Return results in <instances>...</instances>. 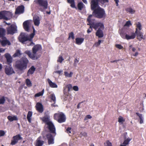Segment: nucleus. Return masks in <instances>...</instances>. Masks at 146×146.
<instances>
[{
  "label": "nucleus",
  "mask_w": 146,
  "mask_h": 146,
  "mask_svg": "<svg viewBox=\"0 0 146 146\" xmlns=\"http://www.w3.org/2000/svg\"><path fill=\"white\" fill-rule=\"evenodd\" d=\"M77 7L79 10L81 11L83 9L85 8V6L83 3L81 1L78 3Z\"/></svg>",
  "instance_id": "obj_25"
},
{
  "label": "nucleus",
  "mask_w": 146,
  "mask_h": 146,
  "mask_svg": "<svg viewBox=\"0 0 146 146\" xmlns=\"http://www.w3.org/2000/svg\"><path fill=\"white\" fill-rule=\"evenodd\" d=\"M92 27L91 26H90L89 28L87 30V32L89 33H91L92 31Z\"/></svg>",
  "instance_id": "obj_56"
},
{
  "label": "nucleus",
  "mask_w": 146,
  "mask_h": 146,
  "mask_svg": "<svg viewBox=\"0 0 146 146\" xmlns=\"http://www.w3.org/2000/svg\"><path fill=\"white\" fill-rule=\"evenodd\" d=\"M97 0H92L90 3V4H93L94 5H95L96 4V3H97Z\"/></svg>",
  "instance_id": "obj_55"
},
{
  "label": "nucleus",
  "mask_w": 146,
  "mask_h": 146,
  "mask_svg": "<svg viewBox=\"0 0 146 146\" xmlns=\"http://www.w3.org/2000/svg\"><path fill=\"white\" fill-rule=\"evenodd\" d=\"M7 30L8 34L13 35L17 31V27L15 25L12 24L7 28Z\"/></svg>",
  "instance_id": "obj_10"
},
{
  "label": "nucleus",
  "mask_w": 146,
  "mask_h": 146,
  "mask_svg": "<svg viewBox=\"0 0 146 146\" xmlns=\"http://www.w3.org/2000/svg\"><path fill=\"white\" fill-rule=\"evenodd\" d=\"M46 137L48 140V145L52 144L54 143V139L52 135L50 133L46 134Z\"/></svg>",
  "instance_id": "obj_14"
},
{
  "label": "nucleus",
  "mask_w": 146,
  "mask_h": 146,
  "mask_svg": "<svg viewBox=\"0 0 146 146\" xmlns=\"http://www.w3.org/2000/svg\"><path fill=\"white\" fill-rule=\"evenodd\" d=\"M73 89L74 90L76 91H78L79 90L78 86H74L73 87Z\"/></svg>",
  "instance_id": "obj_54"
},
{
  "label": "nucleus",
  "mask_w": 146,
  "mask_h": 146,
  "mask_svg": "<svg viewBox=\"0 0 146 146\" xmlns=\"http://www.w3.org/2000/svg\"><path fill=\"white\" fill-rule=\"evenodd\" d=\"M54 118L55 120L57 121L60 123L64 122L66 120V116L62 112L54 114Z\"/></svg>",
  "instance_id": "obj_7"
},
{
  "label": "nucleus",
  "mask_w": 146,
  "mask_h": 146,
  "mask_svg": "<svg viewBox=\"0 0 146 146\" xmlns=\"http://www.w3.org/2000/svg\"><path fill=\"white\" fill-rule=\"evenodd\" d=\"M5 70V74L8 75L15 73V71L12 67L11 65L9 66H6Z\"/></svg>",
  "instance_id": "obj_13"
},
{
  "label": "nucleus",
  "mask_w": 146,
  "mask_h": 146,
  "mask_svg": "<svg viewBox=\"0 0 146 146\" xmlns=\"http://www.w3.org/2000/svg\"><path fill=\"white\" fill-rule=\"evenodd\" d=\"M67 2L68 3H72L73 1H74V0H67Z\"/></svg>",
  "instance_id": "obj_61"
},
{
  "label": "nucleus",
  "mask_w": 146,
  "mask_h": 146,
  "mask_svg": "<svg viewBox=\"0 0 146 146\" xmlns=\"http://www.w3.org/2000/svg\"><path fill=\"white\" fill-rule=\"evenodd\" d=\"M41 120L46 125L47 124V123L50 122V118L48 116H45L41 118Z\"/></svg>",
  "instance_id": "obj_27"
},
{
  "label": "nucleus",
  "mask_w": 146,
  "mask_h": 146,
  "mask_svg": "<svg viewBox=\"0 0 146 146\" xmlns=\"http://www.w3.org/2000/svg\"><path fill=\"white\" fill-rule=\"evenodd\" d=\"M76 43L78 45H80L84 41V38H77L75 39Z\"/></svg>",
  "instance_id": "obj_26"
},
{
  "label": "nucleus",
  "mask_w": 146,
  "mask_h": 146,
  "mask_svg": "<svg viewBox=\"0 0 146 146\" xmlns=\"http://www.w3.org/2000/svg\"><path fill=\"white\" fill-rule=\"evenodd\" d=\"M86 117L87 119H91L92 117L90 115H88L86 116Z\"/></svg>",
  "instance_id": "obj_60"
},
{
  "label": "nucleus",
  "mask_w": 146,
  "mask_h": 146,
  "mask_svg": "<svg viewBox=\"0 0 146 146\" xmlns=\"http://www.w3.org/2000/svg\"><path fill=\"white\" fill-rule=\"evenodd\" d=\"M105 146H112L111 143L108 140H107L105 143H104Z\"/></svg>",
  "instance_id": "obj_45"
},
{
  "label": "nucleus",
  "mask_w": 146,
  "mask_h": 146,
  "mask_svg": "<svg viewBox=\"0 0 146 146\" xmlns=\"http://www.w3.org/2000/svg\"><path fill=\"white\" fill-rule=\"evenodd\" d=\"M115 46L119 49H122L123 48V47L122 46L121 44H117L115 45Z\"/></svg>",
  "instance_id": "obj_51"
},
{
  "label": "nucleus",
  "mask_w": 146,
  "mask_h": 146,
  "mask_svg": "<svg viewBox=\"0 0 146 146\" xmlns=\"http://www.w3.org/2000/svg\"><path fill=\"white\" fill-rule=\"evenodd\" d=\"M71 127H68L66 129L67 132L68 133H70L71 132Z\"/></svg>",
  "instance_id": "obj_57"
},
{
  "label": "nucleus",
  "mask_w": 146,
  "mask_h": 146,
  "mask_svg": "<svg viewBox=\"0 0 146 146\" xmlns=\"http://www.w3.org/2000/svg\"><path fill=\"white\" fill-rule=\"evenodd\" d=\"M5 133L4 131L2 130H0V137L4 136Z\"/></svg>",
  "instance_id": "obj_52"
},
{
  "label": "nucleus",
  "mask_w": 146,
  "mask_h": 146,
  "mask_svg": "<svg viewBox=\"0 0 146 146\" xmlns=\"http://www.w3.org/2000/svg\"><path fill=\"white\" fill-rule=\"evenodd\" d=\"M36 110L39 112L42 113L43 111V107L42 104L39 102L37 103L36 105Z\"/></svg>",
  "instance_id": "obj_18"
},
{
  "label": "nucleus",
  "mask_w": 146,
  "mask_h": 146,
  "mask_svg": "<svg viewBox=\"0 0 146 146\" xmlns=\"http://www.w3.org/2000/svg\"><path fill=\"white\" fill-rule=\"evenodd\" d=\"M26 83L28 87H31L32 86V83L30 80L29 79H27L26 80Z\"/></svg>",
  "instance_id": "obj_42"
},
{
  "label": "nucleus",
  "mask_w": 146,
  "mask_h": 146,
  "mask_svg": "<svg viewBox=\"0 0 146 146\" xmlns=\"http://www.w3.org/2000/svg\"><path fill=\"white\" fill-rule=\"evenodd\" d=\"M135 35L137 37V39L140 41L142 39H145V38H143V33L140 31H137V30L135 31Z\"/></svg>",
  "instance_id": "obj_16"
},
{
  "label": "nucleus",
  "mask_w": 146,
  "mask_h": 146,
  "mask_svg": "<svg viewBox=\"0 0 146 146\" xmlns=\"http://www.w3.org/2000/svg\"><path fill=\"white\" fill-rule=\"evenodd\" d=\"M5 16L6 17L11 18L12 17V14L9 11H5Z\"/></svg>",
  "instance_id": "obj_34"
},
{
  "label": "nucleus",
  "mask_w": 146,
  "mask_h": 146,
  "mask_svg": "<svg viewBox=\"0 0 146 146\" xmlns=\"http://www.w3.org/2000/svg\"><path fill=\"white\" fill-rule=\"evenodd\" d=\"M70 6L76 9V7L75 6L74 1H73V2H72V3H70Z\"/></svg>",
  "instance_id": "obj_53"
},
{
  "label": "nucleus",
  "mask_w": 146,
  "mask_h": 146,
  "mask_svg": "<svg viewBox=\"0 0 146 146\" xmlns=\"http://www.w3.org/2000/svg\"><path fill=\"white\" fill-rule=\"evenodd\" d=\"M63 60L64 59H63L62 56H60L58 57V60H57V61L60 62V63H61L62 62Z\"/></svg>",
  "instance_id": "obj_50"
},
{
  "label": "nucleus",
  "mask_w": 146,
  "mask_h": 146,
  "mask_svg": "<svg viewBox=\"0 0 146 146\" xmlns=\"http://www.w3.org/2000/svg\"><path fill=\"white\" fill-rule=\"evenodd\" d=\"M136 30H137V31H141L142 30V25L139 22H138L137 23V24H136Z\"/></svg>",
  "instance_id": "obj_32"
},
{
  "label": "nucleus",
  "mask_w": 146,
  "mask_h": 146,
  "mask_svg": "<svg viewBox=\"0 0 146 146\" xmlns=\"http://www.w3.org/2000/svg\"><path fill=\"white\" fill-rule=\"evenodd\" d=\"M136 114L137 115L140 121L139 123L140 124H142L143 123V117L142 116V114H140L138 112H136Z\"/></svg>",
  "instance_id": "obj_33"
},
{
  "label": "nucleus",
  "mask_w": 146,
  "mask_h": 146,
  "mask_svg": "<svg viewBox=\"0 0 146 146\" xmlns=\"http://www.w3.org/2000/svg\"><path fill=\"white\" fill-rule=\"evenodd\" d=\"M125 121V119H123V117L120 116L118 118V122L119 123H123V122Z\"/></svg>",
  "instance_id": "obj_43"
},
{
  "label": "nucleus",
  "mask_w": 146,
  "mask_h": 146,
  "mask_svg": "<svg viewBox=\"0 0 146 146\" xmlns=\"http://www.w3.org/2000/svg\"><path fill=\"white\" fill-rule=\"evenodd\" d=\"M109 2L108 0H97L98 5L99 6L98 3L100 2L102 5H104L105 3H108Z\"/></svg>",
  "instance_id": "obj_40"
},
{
  "label": "nucleus",
  "mask_w": 146,
  "mask_h": 146,
  "mask_svg": "<svg viewBox=\"0 0 146 146\" xmlns=\"http://www.w3.org/2000/svg\"><path fill=\"white\" fill-rule=\"evenodd\" d=\"M46 125H47V128L49 130L50 132L51 133H54L55 135L56 134V129L53 123L50 121L47 123V124Z\"/></svg>",
  "instance_id": "obj_11"
},
{
  "label": "nucleus",
  "mask_w": 146,
  "mask_h": 146,
  "mask_svg": "<svg viewBox=\"0 0 146 146\" xmlns=\"http://www.w3.org/2000/svg\"><path fill=\"white\" fill-rule=\"evenodd\" d=\"M95 5L93 4H90L91 9L93 11V15L96 17L98 19H105L106 16L105 11L104 9L98 5L97 3Z\"/></svg>",
  "instance_id": "obj_2"
},
{
  "label": "nucleus",
  "mask_w": 146,
  "mask_h": 146,
  "mask_svg": "<svg viewBox=\"0 0 146 146\" xmlns=\"http://www.w3.org/2000/svg\"><path fill=\"white\" fill-rule=\"evenodd\" d=\"M69 37L68 38V40L70 39V38H71L72 39H74V34L73 32H72L70 33L69 34Z\"/></svg>",
  "instance_id": "obj_39"
},
{
  "label": "nucleus",
  "mask_w": 146,
  "mask_h": 146,
  "mask_svg": "<svg viewBox=\"0 0 146 146\" xmlns=\"http://www.w3.org/2000/svg\"><path fill=\"white\" fill-rule=\"evenodd\" d=\"M73 73L70 72V73H68L67 72L65 71L64 72V74L66 77L70 78L72 76Z\"/></svg>",
  "instance_id": "obj_38"
},
{
  "label": "nucleus",
  "mask_w": 146,
  "mask_h": 146,
  "mask_svg": "<svg viewBox=\"0 0 146 146\" xmlns=\"http://www.w3.org/2000/svg\"><path fill=\"white\" fill-rule=\"evenodd\" d=\"M83 2L86 4H87L88 2L87 0H82Z\"/></svg>",
  "instance_id": "obj_64"
},
{
  "label": "nucleus",
  "mask_w": 146,
  "mask_h": 146,
  "mask_svg": "<svg viewBox=\"0 0 146 146\" xmlns=\"http://www.w3.org/2000/svg\"><path fill=\"white\" fill-rule=\"evenodd\" d=\"M100 24L99 25V26L97 27V29L99 27L97 30L96 33V36H98L99 38H101L103 37L104 36V34L102 31L104 28L103 24L100 23Z\"/></svg>",
  "instance_id": "obj_8"
},
{
  "label": "nucleus",
  "mask_w": 146,
  "mask_h": 146,
  "mask_svg": "<svg viewBox=\"0 0 146 146\" xmlns=\"http://www.w3.org/2000/svg\"><path fill=\"white\" fill-rule=\"evenodd\" d=\"M138 52H135V54H133V55L134 56H136L138 55Z\"/></svg>",
  "instance_id": "obj_63"
},
{
  "label": "nucleus",
  "mask_w": 146,
  "mask_h": 146,
  "mask_svg": "<svg viewBox=\"0 0 146 146\" xmlns=\"http://www.w3.org/2000/svg\"><path fill=\"white\" fill-rule=\"evenodd\" d=\"M33 21L35 26H38L39 25L40 23V19L38 16L33 18Z\"/></svg>",
  "instance_id": "obj_22"
},
{
  "label": "nucleus",
  "mask_w": 146,
  "mask_h": 146,
  "mask_svg": "<svg viewBox=\"0 0 146 146\" xmlns=\"http://www.w3.org/2000/svg\"><path fill=\"white\" fill-rule=\"evenodd\" d=\"M129 50H131H131L133 52H135L136 51V49L134 47H133V46L132 45L129 46Z\"/></svg>",
  "instance_id": "obj_46"
},
{
  "label": "nucleus",
  "mask_w": 146,
  "mask_h": 146,
  "mask_svg": "<svg viewBox=\"0 0 146 146\" xmlns=\"http://www.w3.org/2000/svg\"><path fill=\"white\" fill-rule=\"evenodd\" d=\"M29 25L30 22L29 20L25 21L23 23V26L24 29L27 32H29Z\"/></svg>",
  "instance_id": "obj_17"
},
{
  "label": "nucleus",
  "mask_w": 146,
  "mask_h": 146,
  "mask_svg": "<svg viewBox=\"0 0 146 146\" xmlns=\"http://www.w3.org/2000/svg\"><path fill=\"white\" fill-rule=\"evenodd\" d=\"M119 33L122 38L127 40L134 39L136 36L134 31L129 28L125 30H122Z\"/></svg>",
  "instance_id": "obj_3"
},
{
  "label": "nucleus",
  "mask_w": 146,
  "mask_h": 146,
  "mask_svg": "<svg viewBox=\"0 0 146 146\" xmlns=\"http://www.w3.org/2000/svg\"><path fill=\"white\" fill-rule=\"evenodd\" d=\"M66 88H68V92L70 91L71 89L72 88V86L71 84H69L66 85Z\"/></svg>",
  "instance_id": "obj_47"
},
{
  "label": "nucleus",
  "mask_w": 146,
  "mask_h": 146,
  "mask_svg": "<svg viewBox=\"0 0 146 146\" xmlns=\"http://www.w3.org/2000/svg\"><path fill=\"white\" fill-rule=\"evenodd\" d=\"M29 62L28 59L26 57H22L20 60L16 62L15 67L20 71L25 70Z\"/></svg>",
  "instance_id": "obj_4"
},
{
  "label": "nucleus",
  "mask_w": 146,
  "mask_h": 146,
  "mask_svg": "<svg viewBox=\"0 0 146 146\" xmlns=\"http://www.w3.org/2000/svg\"><path fill=\"white\" fill-rule=\"evenodd\" d=\"M32 112L31 111H29L27 116V120L29 123L31 122V117L32 115Z\"/></svg>",
  "instance_id": "obj_31"
},
{
  "label": "nucleus",
  "mask_w": 146,
  "mask_h": 146,
  "mask_svg": "<svg viewBox=\"0 0 146 146\" xmlns=\"http://www.w3.org/2000/svg\"><path fill=\"white\" fill-rule=\"evenodd\" d=\"M33 32L31 34L29 35H26L24 33H21L20 34L18 39L19 41L23 44H24L27 42L26 44L27 46L34 45V43L33 42V38L35 35V30L33 27Z\"/></svg>",
  "instance_id": "obj_1"
},
{
  "label": "nucleus",
  "mask_w": 146,
  "mask_h": 146,
  "mask_svg": "<svg viewBox=\"0 0 146 146\" xmlns=\"http://www.w3.org/2000/svg\"><path fill=\"white\" fill-rule=\"evenodd\" d=\"M1 44L3 46H5L7 45H10L11 44L10 42L7 39L2 40L1 42Z\"/></svg>",
  "instance_id": "obj_23"
},
{
  "label": "nucleus",
  "mask_w": 146,
  "mask_h": 146,
  "mask_svg": "<svg viewBox=\"0 0 146 146\" xmlns=\"http://www.w3.org/2000/svg\"><path fill=\"white\" fill-rule=\"evenodd\" d=\"M0 19H3L6 20H8V18L6 17V16H5V11L0 12Z\"/></svg>",
  "instance_id": "obj_28"
},
{
  "label": "nucleus",
  "mask_w": 146,
  "mask_h": 146,
  "mask_svg": "<svg viewBox=\"0 0 146 146\" xmlns=\"http://www.w3.org/2000/svg\"><path fill=\"white\" fill-rule=\"evenodd\" d=\"M7 118L11 122H12L14 120L17 121L18 120L17 117L15 116H12L11 115L8 116Z\"/></svg>",
  "instance_id": "obj_29"
},
{
  "label": "nucleus",
  "mask_w": 146,
  "mask_h": 146,
  "mask_svg": "<svg viewBox=\"0 0 146 146\" xmlns=\"http://www.w3.org/2000/svg\"><path fill=\"white\" fill-rule=\"evenodd\" d=\"M44 92V90L43 89L42 90L36 94L35 95V97H38L40 96H42Z\"/></svg>",
  "instance_id": "obj_37"
},
{
  "label": "nucleus",
  "mask_w": 146,
  "mask_h": 146,
  "mask_svg": "<svg viewBox=\"0 0 146 146\" xmlns=\"http://www.w3.org/2000/svg\"><path fill=\"white\" fill-rule=\"evenodd\" d=\"M36 70V68L33 66H32L29 69L27 73V76H29L30 75H32L35 72Z\"/></svg>",
  "instance_id": "obj_20"
},
{
  "label": "nucleus",
  "mask_w": 146,
  "mask_h": 146,
  "mask_svg": "<svg viewBox=\"0 0 146 146\" xmlns=\"http://www.w3.org/2000/svg\"><path fill=\"white\" fill-rule=\"evenodd\" d=\"M44 143V141H43L40 140L39 137L37 139L35 145V146H42Z\"/></svg>",
  "instance_id": "obj_21"
},
{
  "label": "nucleus",
  "mask_w": 146,
  "mask_h": 146,
  "mask_svg": "<svg viewBox=\"0 0 146 146\" xmlns=\"http://www.w3.org/2000/svg\"><path fill=\"white\" fill-rule=\"evenodd\" d=\"M41 49V46L40 44H36L32 48V53L30 50H26L25 53L27 54L33 60H37L39 57L36 55V52L40 50Z\"/></svg>",
  "instance_id": "obj_5"
},
{
  "label": "nucleus",
  "mask_w": 146,
  "mask_h": 146,
  "mask_svg": "<svg viewBox=\"0 0 146 146\" xmlns=\"http://www.w3.org/2000/svg\"><path fill=\"white\" fill-rule=\"evenodd\" d=\"M5 30L3 28H0V38L3 37L5 35Z\"/></svg>",
  "instance_id": "obj_35"
},
{
  "label": "nucleus",
  "mask_w": 146,
  "mask_h": 146,
  "mask_svg": "<svg viewBox=\"0 0 146 146\" xmlns=\"http://www.w3.org/2000/svg\"><path fill=\"white\" fill-rule=\"evenodd\" d=\"M5 98L7 99V97L3 96L0 98V104H3L5 103Z\"/></svg>",
  "instance_id": "obj_41"
},
{
  "label": "nucleus",
  "mask_w": 146,
  "mask_h": 146,
  "mask_svg": "<svg viewBox=\"0 0 146 146\" xmlns=\"http://www.w3.org/2000/svg\"><path fill=\"white\" fill-rule=\"evenodd\" d=\"M125 10L126 12L131 14H134L135 12V11L131 7L125 9Z\"/></svg>",
  "instance_id": "obj_30"
},
{
  "label": "nucleus",
  "mask_w": 146,
  "mask_h": 146,
  "mask_svg": "<svg viewBox=\"0 0 146 146\" xmlns=\"http://www.w3.org/2000/svg\"><path fill=\"white\" fill-rule=\"evenodd\" d=\"M34 2L38 5V9L41 11L44 12L48 7L47 0H35Z\"/></svg>",
  "instance_id": "obj_6"
},
{
  "label": "nucleus",
  "mask_w": 146,
  "mask_h": 146,
  "mask_svg": "<svg viewBox=\"0 0 146 146\" xmlns=\"http://www.w3.org/2000/svg\"><path fill=\"white\" fill-rule=\"evenodd\" d=\"M62 72V71L58 70L54 72L55 73H57L59 74H60Z\"/></svg>",
  "instance_id": "obj_59"
},
{
  "label": "nucleus",
  "mask_w": 146,
  "mask_h": 146,
  "mask_svg": "<svg viewBox=\"0 0 146 146\" xmlns=\"http://www.w3.org/2000/svg\"><path fill=\"white\" fill-rule=\"evenodd\" d=\"M22 54L20 53V51L19 50H16V52L13 55V57H19Z\"/></svg>",
  "instance_id": "obj_36"
},
{
  "label": "nucleus",
  "mask_w": 146,
  "mask_h": 146,
  "mask_svg": "<svg viewBox=\"0 0 146 146\" xmlns=\"http://www.w3.org/2000/svg\"><path fill=\"white\" fill-rule=\"evenodd\" d=\"M79 62L78 60H77V58H75V59L74 61V65L75 66H76V64L78 63Z\"/></svg>",
  "instance_id": "obj_58"
},
{
  "label": "nucleus",
  "mask_w": 146,
  "mask_h": 146,
  "mask_svg": "<svg viewBox=\"0 0 146 146\" xmlns=\"http://www.w3.org/2000/svg\"><path fill=\"white\" fill-rule=\"evenodd\" d=\"M5 57L7 59V64H10V63L12 62V58L10 55L8 53L5 54Z\"/></svg>",
  "instance_id": "obj_19"
},
{
  "label": "nucleus",
  "mask_w": 146,
  "mask_h": 146,
  "mask_svg": "<svg viewBox=\"0 0 146 146\" xmlns=\"http://www.w3.org/2000/svg\"><path fill=\"white\" fill-rule=\"evenodd\" d=\"M114 0L115 1V3L116 4V5L117 6H118L119 5H118V3L119 2V0Z\"/></svg>",
  "instance_id": "obj_62"
},
{
  "label": "nucleus",
  "mask_w": 146,
  "mask_h": 146,
  "mask_svg": "<svg viewBox=\"0 0 146 146\" xmlns=\"http://www.w3.org/2000/svg\"><path fill=\"white\" fill-rule=\"evenodd\" d=\"M92 16V15H90L88 16L87 19V21L88 22V23L87 24V25L91 26L95 30H96L97 29V27L99 26V25L100 24V22H98L95 23L92 22L91 20V18Z\"/></svg>",
  "instance_id": "obj_9"
},
{
  "label": "nucleus",
  "mask_w": 146,
  "mask_h": 146,
  "mask_svg": "<svg viewBox=\"0 0 146 146\" xmlns=\"http://www.w3.org/2000/svg\"><path fill=\"white\" fill-rule=\"evenodd\" d=\"M50 98L53 101V102L55 103L56 100V97L55 96V95L53 94L50 95Z\"/></svg>",
  "instance_id": "obj_44"
},
{
  "label": "nucleus",
  "mask_w": 146,
  "mask_h": 146,
  "mask_svg": "<svg viewBox=\"0 0 146 146\" xmlns=\"http://www.w3.org/2000/svg\"><path fill=\"white\" fill-rule=\"evenodd\" d=\"M131 140V139L129 138H127L123 142L124 143V144H125L126 145H128Z\"/></svg>",
  "instance_id": "obj_48"
},
{
  "label": "nucleus",
  "mask_w": 146,
  "mask_h": 146,
  "mask_svg": "<svg viewBox=\"0 0 146 146\" xmlns=\"http://www.w3.org/2000/svg\"><path fill=\"white\" fill-rule=\"evenodd\" d=\"M24 7L23 5L19 6L16 9L15 14H20L23 13L24 11Z\"/></svg>",
  "instance_id": "obj_15"
},
{
  "label": "nucleus",
  "mask_w": 146,
  "mask_h": 146,
  "mask_svg": "<svg viewBox=\"0 0 146 146\" xmlns=\"http://www.w3.org/2000/svg\"><path fill=\"white\" fill-rule=\"evenodd\" d=\"M47 81L50 87L52 88H57L58 86L55 83L53 82L49 79H48Z\"/></svg>",
  "instance_id": "obj_24"
},
{
  "label": "nucleus",
  "mask_w": 146,
  "mask_h": 146,
  "mask_svg": "<svg viewBox=\"0 0 146 146\" xmlns=\"http://www.w3.org/2000/svg\"><path fill=\"white\" fill-rule=\"evenodd\" d=\"M131 25V23L130 21H128L126 22L125 24L124 25V26H127L129 27L130 25Z\"/></svg>",
  "instance_id": "obj_49"
},
{
  "label": "nucleus",
  "mask_w": 146,
  "mask_h": 146,
  "mask_svg": "<svg viewBox=\"0 0 146 146\" xmlns=\"http://www.w3.org/2000/svg\"><path fill=\"white\" fill-rule=\"evenodd\" d=\"M13 140H11V145H14L17 143L18 141L23 139L20 134H19L13 136Z\"/></svg>",
  "instance_id": "obj_12"
}]
</instances>
